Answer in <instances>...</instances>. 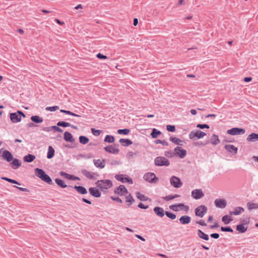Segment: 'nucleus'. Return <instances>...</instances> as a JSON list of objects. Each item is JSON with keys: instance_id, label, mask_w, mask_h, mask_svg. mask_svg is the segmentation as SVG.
<instances>
[{"instance_id": "nucleus-30", "label": "nucleus", "mask_w": 258, "mask_h": 258, "mask_svg": "<svg viewBox=\"0 0 258 258\" xmlns=\"http://www.w3.org/2000/svg\"><path fill=\"white\" fill-rule=\"evenodd\" d=\"M35 159V156L32 154H28L24 157V161L26 162H31Z\"/></svg>"}, {"instance_id": "nucleus-27", "label": "nucleus", "mask_w": 258, "mask_h": 258, "mask_svg": "<svg viewBox=\"0 0 258 258\" xmlns=\"http://www.w3.org/2000/svg\"><path fill=\"white\" fill-rule=\"evenodd\" d=\"M220 142V141L217 135L213 134L211 138V143L214 145H218Z\"/></svg>"}, {"instance_id": "nucleus-2", "label": "nucleus", "mask_w": 258, "mask_h": 258, "mask_svg": "<svg viewBox=\"0 0 258 258\" xmlns=\"http://www.w3.org/2000/svg\"><path fill=\"white\" fill-rule=\"evenodd\" d=\"M97 186L101 189H107L112 186V183L110 180H98L96 183Z\"/></svg>"}, {"instance_id": "nucleus-22", "label": "nucleus", "mask_w": 258, "mask_h": 258, "mask_svg": "<svg viewBox=\"0 0 258 258\" xmlns=\"http://www.w3.org/2000/svg\"><path fill=\"white\" fill-rule=\"evenodd\" d=\"M90 194L95 197L98 198L101 196L100 192L94 187H90L89 189Z\"/></svg>"}, {"instance_id": "nucleus-59", "label": "nucleus", "mask_w": 258, "mask_h": 258, "mask_svg": "<svg viewBox=\"0 0 258 258\" xmlns=\"http://www.w3.org/2000/svg\"><path fill=\"white\" fill-rule=\"evenodd\" d=\"M138 207L141 209H146L148 208V206H145V205L142 203H140Z\"/></svg>"}, {"instance_id": "nucleus-55", "label": "nucleus", "mask_w": 258, "mask_h": 258, "mask_svg": "<svg viewBox=\"0 0 258 258\" xmlns=\"http://www.w3.org/2000/svg\"><path fill=\"white\" fill-rule=\"evenodd\" d=\"M221 230L222 231L231 232H233V230L230 227H222L221 228Z\"/></svg>"}, {"instance_id": "nucleus-51", "label": "nucleus", "mask_w": 258, "mask_h": 258, "mask_svg": "<svg viewBox=\"0 0 258 258\" xmlns=\"http://www.w3.org/2000/svg\"><path fill=\"white\" fill-rule=\"evenodd\" d=\"M58 109H59L58 106H52V107H47L45 109L47 111H54L55 110H58Z\"/></svg>"}, {"instance_id": "nucleus-53", "label": "nucleus", "mask_w": 258, "mask_h": 258, "mask_svg": "<svg viewBox=\"0 0 258 258\" xmlns=\"http://www.w3.org/2000/svg\"><path fill=\"white\" fill-rule=\"evenodd\" d=\"M91 132L95 136H99L102 132L101 130H95V128H91Z\"/></svg>"}, {"instance_id": "nucleus-34", "label": "nucleus", "mask_w": 258, "mask_h": 258, "mask_svg": "<svg viewBox=\"0 0 258 258\" xmlns=\"http://www.w3.org/2000/svg\"><path fill=\"white\" fill-rule=\"evenodd\" d=\"M54 155V150L51 146H49L47 157L48 159L52 158Z\"/></svg>"}, {"instance_id": "nucleus-49", "label": "nucleus", "mask_w": 258, "mask_h": 258, "mask_svg": "<svg viewBox=\"0 0 258 258\" xmlns=\"http://www.w3.org/2000/svg\"><path fill=\"white\" fill-rule=\"evenodd\" d=\"M13 166H16V168H18L20 166H21V163L19 162V161L18 160V159H14L12 163H11Z\"/></svg>"}, {"instance_id": "nucleus-16", "label": "nucleus", "mask_w": 258, "mask_h": 258, "mask_svg": "<svg viewBox=\"0 0 258 258\" xmlns=\"http://www.w3.org/2000/svg\"><path fill=\"white\" fill-rule=\"evenodd\" d=\"M93 163L96 167L100 169L104 168L105 165V160L104 159H95L93 160Z\"/></svg>"}, {"instance_id": "nucleus-19", "label": "nucleus", "mask_w": 258, "mask_h": 258, "mask_svg": "<svg viewBox=\"0 0 258 258\" xmlns=\"http://www.w3.org/2000/svg\"><path fill=\"white\" fill-rule=\"evenodd\" d=\"M225 149L229 152L236 154L237 152V148L233 145H226Z\"/></svg>"}, {"instance_id": "nucleus-26", "label": "nucleus", "mask_w": 258, "mask_h": 258, "mask_svg": "<svg viewBox=\"0 0 258 258\" xmlns=\"http://www.w3.org/2000/svg\"><path fill=\"white\" fill-rule=\"evenodd\" d=\"M170 140L173 143L180 146H182L183 145V143H184L183 141L181 140L180 139L176 137H171L170 138Z\"/></svg>"}, {"instance_id": "nucleus-56", "label": "nucleus", "mask_w": 258, "mask_h": 258, "mask_svg": "<svg viewBox=\"0 0 258 258\" xmlns=\"http://www.w3.org/2000/svg\"><path fill=\"white\" fill-rule=\"evenodd\" d=\"M96 56L97 58H99V59H105L106 58H107V56L106 55H104L100 53H98L97 55H96Z\"/></svg>"}, {"instance_id": "nucleus-29", "label": "nucleus", "mask_w": 258, "mask_h": 258, "mask_svg": "<svg viewBox=\"0 0 258 258\" xmlns=\"http://www.w3.org/2000/svg\"><path fill=\"white\" fill-rule=\"evenodd\" d=\"M74 188L77 190V191L81 194H86L87 193L86 189L81 186H75Z\"/></svg>"}, {"instance_id": "nucleus-36", "label": "nucleus", "mask_w": 258, "mask_h": 258, "mask_svg": "<svg viewBox=\"0 0 258 258\" xmlns=\"http://www.w3.org/2000/svg\"><path fill=\"white\" fill-rule=\"evenodd\" d=\"M222 221L225 224H228L232 221V219L228 215H225L222 217Z\"/></svg>"}, {"instance_id": "nucleus-63", "label": "nucleus", "mask_w": 258, "mask_h": 258, "mask_svg": "<svg viewBox=\"0 0 258 258\" xmlns=\"http://www.w3.org/2000/svg\"><path fill=\"white\" fill-rule=\"evenodd\" d=\"M211 236L212 238L217 239L219 237V235L218 233H213L211 234Z\"/></svg>"}, {"instance_id": "nucleus-1", "label": "nucleus", "mask_w": 258, "mask_h": 258, "mask_svg": "<svg viewBox=\"0 0 258 258\" xmlns=\"http://www.w3.org/2000/svg\"><path fill=\"white\" fill-rule=\"evenodd\" d=\"M35 172L36 175L44 182L48 184L52 183L50 177L48 175L46 174L42 169L37 168L35 169Z\"/></svg>"}, {"instance_id": "nucleus-33", "label": "nucleus", "mask_w": 258, "mask_h": 258, "mask_svg": "<svg viewBox=\"0 0 258 258\" xmlns=\"http://www.w3.org/2000/svg\"><path fill=\"white\" fill-rule=\"evenodd\" d=\"M198 234L200 238L203 239L204 240H209L208 235L207 234H205L203 231H202L201 230H198Z\"/></svg>"}, {"instance_id": "nucleus-64", "label": "nucleus", "mask_w": 258, "mask_h": 258, "mask_svg": "<svg viewBox=\"0 0 258 258\" xmlns=\"http://www.w3.org/2000/svg\"><path fill=\"white\" fill-rule=\"evenodd\" d=\"M55 21L59 25H64V22H62V21H60L59 20H58V19H55Z\"/></svg>"}, {"instance_id": "nucleus-54", "label": "nucleus", "mask_w": 258, "mask_h": 258, "mask_svg": "<svg viewBox=\"0 0 258 258\" xmlns=\"http://www.w3.org/2000/svg\"><path fill=\"white\" fill-rule=\"evenodd\" d=\"M164 154L166 157H169V158H171V157H173L174 155H175L174 152H172L171 151H166L165 152Z\"/></svg>"}, {"instance_id": "nucleus-14", "label": "nucleus", "mask_w": 258, "mask_h": 258, "mask_svg": "<svg viewBox=\"0 0 258 258\" xmlns=\"http://www.w3.org/2000/svg\"><path fill=\"white\" fill-rule=\"evenodd\" d=\"M214 203L216 206L219 208H224L227 205V202L224 199H216Z\"/></svg>"}, {"instance_id": "nucleus-35", "label": "nucleus", "mask_w": 258, "mask_h": 258, "mask_svg": "<svg viewBox=\"0 0 258 258\" xmlns=\"http://www.w3.org/2000/svg\"><path fill=\"white\" fill-rule=\"evenodd\" d=\"M161 134V132L156 128H153L151 134V137L153 139L157 138Z\"/></svg>"}, {"instance_id": "nucleus-4", "label": "nucleus", "mask_w": 258, "mask_h": 258, "mask_svg": "<svg viewBox=\"0 0 258 258\" xmlns=\"http://www.w3.org/2000/svg\"><path fill=\"white\" fill-rule=\"evenodd\" d=\"M206 135V134L200 130H198L197 131H191L189 133L188 135V137L190 139H201L203 138Z\"/></svg>"}, {"instance_id": "nucleus-57", "label": "nucleus", "mask_w": 258, "mask_h": 258, "mask_svg": "<svg viewBox=\"0 0 258 258\" xmlns=\"http://www.w3.org/2000/svg\"><path fill=\"white\" fill-rule=\"evenodd\" d=\"M197 127H199L200 128H202V129H203V128H209V126L206 124H198L197 125Z\"/></svg>"}, {"instance_id": "nucleus-7", "label": "nucleus", "mask_w": 258, "mask_h": 258, "mask_svg": "<svg viewBox=\"0 0 258 258\" xmlns=\"http://www.w3.org/2000/svg\"><path fill=\"white\" fill-rule=\"evenodd\" d=\"M115 178L117 180L120 181L123 183L128 182L130 184H132L133 183V179L126 175H123V174L116 175L115 176Z\"/></svg>"}, {"instance_id": "nucleus-25", "label": "nucleus", "mask_w": 258, "mask_h": 258, "mask_svg": "<svg viewBox=\"0 0 258 258\" xmlns=\"http://www.w3.org/2000/svg\"><path fill=\"white\" fill-rule=\"evenodd\" d=\"M179 222L182 224H186L190 223L191 218L188 216H183L179 218Z\"/></svg>"}, {"instance_id": "nucleus-24", "label": "nucleus", "mask_w": 258, "mask_h": 258, "mask_svg": "<svg viewBox=\"0 0 258 258\" xmlns=\"http://www.w3.org/2000/svg\"><path fill=\"white\" fill-rule=\"evenodd\" d=\"M248 142H255L258 140V134L251 133L246 138Z\"/></svg>"}, {"instance_id": "nucleus-10", "label": "nucleus", "mask_w": 258, "mask_h": 258, "mask_svg": "<svg viewBox=\"0 0 258 258\" xmlns=\"http://www.w3.org/2000/svg\"><path fill=\"white\" fill-rule=\"evenodd\" d=\"M170 181L171 184L176 188H179L181 187L182 184L180 179L178 177L174 176H173L171 178Z\"/></svg>"}, {"instance_id": "nucleus-20", "label": "nucleus", "mask_w": 258, "mask_h": 258, "mask_svg": "<svg viewBox=\"0 0 258 258\" xmlns=\"http://www.w3.org/2000/svg\"><path fill=\"white\" fill-rule=\"evenodd\" d=\"M3 157L8 162L12 161L13 159V155L7 150L3 152Z\"/></svg>"}, {"instance_id": "nucleus-23", "label": "nucleus", "mask_w": 258, "mask_h": 258, "mask_svg": "<svg viewBox=\"0 0 258 258\" xmlns=\"http://www.w3.org/2000/svg\"><path fill=\"white\" fill-rule=\"evenodd\" d=\"M63 137L64 139L67 142L73 143L75 141V140L73 138L72 134L68 132H66L64 133Z\"/></svg>"}, {"instance_id": "nucleus-43", "label": "nucleus", "mask_w": 258, "mask_h": 258, "mask_svg": "<svg viewBox=\"0 0 258 258\" xmlns=\"http://www.w3.org/2000/svg\"><path fill=\"white\" fill-rule=\"evenodd\" d=\"M104 141L105 142L112 143L114 142V138L113 136H110V135H107L106 136Z\"/></svg>"}, {"instance_id": "nucleus-9", "label": "nucleus", "mask_w": 258, "mask_h": 258, "mask_svg": "<svg viewBox=\"0 0 258 258\" xmlns=\"http://www.w3.org/2000/svg\"><path fill=\"white\" fill-rule=\"evenodd\" d=\"M174 154L180 158H183L186 155V151L180 147H176L174 150Z\"/></svg>"}, {"instance_id": "nucleus-44", "label": "nucleus", "mask_w": 258, "mask_h": 258, "mask_svg": "<svg viewBox=\"0 0 258 258\" xmlns=\"http://www.w3.org/2000/svg\"><path fill=\"white\" fill-rule=\"evenodd\" d=\"M1 178L2 179H3V180H6V181H8L9 182L12 183L16 184H18V185H20L21 184L17 181H16L15 180H14V179H11V178H8V177H2Z\"/></svg>"}, {"instance_id": "nucleus-18", "label": "nucleus", "mask_w": 258, "mask_h": 258, "mask_svg": "<svg viewBox=\"0 0 258 258\" xmlns=\"http://www.w3.org/2000/svg\"><path fill=\"white\" fill-rule=\"evenodd\" d=\"M106 151L113 154H117L119 150L118 149L113 146H108L104 148Z\"/></svg>"}, {"instance_id": "nucleus-17", "label": "nucleus", "mask_w": 258, "mask_h": 258, "mask_svg": "<svg viewBox=\"0 0 258 258\" xmlns=\"http://www.w3.org/2000/svg\"><path fill=\"white\" fill-rule=\"evenodd\" d=\"M244 211V209L241 207H237L234 208L233 211H230L229 214L230 215H238L243 213Z\"/></svg>"}, {"instance_id": "nucleus-31", "label": "nucleus", "mask_w": 258, "mask_h": 258, "mask_svg": "<svg viewBox=\"0 0 258 258\" xmlns=\"http://www.w3.org/2000/svg\"><path fill=\"white\" fill-rule=\"evenodd\" d=\"M31 119L33 122H36V123H38L42 122L43 120V118L42 117H40L39 116H38V115L32 116L31 117Z\"/></svg>"}, {"instance_id": "nucleus-32", "label": "nucleus", "mask_w": 258, "mask_h": 258, "mask_svg": "<svg viewBox=\"0 0 258 258\" xmlns=\"http://www.w3.org/2000/svg\"><path fill=\"white\" fill-rule=\"evenodd\" d=\"M119 142L124 146H128L133 144L132 141L129 139H121Z\"/></svg>"}, {"instance_id": "nucleus-45", "label": "nucleus", "mask_w": 258, "mask_h": 258, "mask_svg": "<svg viewBox=\"0 0 258 258\" xmlns=\"http://www.w3.org/2000/svg\"><path fill=\"white\" fill-rule=\"evenodd\" d=\"M60 111L61 112H63V113H64L67 114H69V115H72V116H76V117H80V115H78V114H75L70 111H69V110H63V109H61L60 110Z\"/></svg>"}, {"instance_id": "nucleus-15", "label": "nucleus", "mask_w": 258, "mask_h": 258, "mask_svg": "<svg viewBox=\"0 0 258 258\" xmlns=\"http://www.w3.org/2000/svg\"><path fill=\"white\" fill-rule=\"evenodd\" d=\"M115 192L120 196L127 194V190L123 185H119L115 190Z\"/></svg>"}, {"instance_id": "nucleus-6", "label": "nucleus", "mask_w": 258, "mask_h": 258, "mask_svg": "<svg viewBox=\"0 0 258 258\" xmlns=\"http://www.w3.org/2000/svg\"><path fill=\"white\" fill-rule=\"evenodd\" d=\"M245 132V131L244 129L238 127H233L227 131L228 134L233 136L242 135L244 134Z\"/></svg>"}, {"instance_id": "nucleus-39", "label": "nucleus", "mask_w": 258, "mask_h": 258, "mask_svg": "<svg viewBox=\"0 0 258 258\" xmlns=\"http://www.w3.org/2000/svg\"><path fill=\"white\" fill-rule=\"evenodd\" d=\"M125 201L126 203H128V205H131L135 202V200L131 195L128 194L125 197Z\"/></svg>"}, {"instance_id": "nucleus-40", "label": "nucleus", "mask_w": 258, "mask_h": 258, "mask_svg": "<svg viewBox=\"0 0 258 258\" xmlns=\"http://www.w3.org/2000/svg\"><path fill=\"white\" fill-rule=\"evenodd\" d=\"M236 230L241 233H243L246 231L247 228L244 227V224H239L237 225Z\"/></svg>"}, {"instance_id": "nucleus-38", "label": "nucleus", "mask_w": 258, "mask_h": 258, "mask_svg": "<svg viewBox=\"0 0 258 258\" xmlns=\"http://www.w3.org/2000/svg\"><path fill=\"white\" fill-rule=\"evenodd\" d=\"M82 173L85 176H86L87 177H88L90 179H92L94 177L93 173H92V172H89L86 170H83Z\"/></svg>"}, {"instance_id": "nucleus-47", "label": "nucleus", "mask_w": 258, "mask_h": 258, "mask_svg": "<svg viewBox=\"0 0 258 258\" xmlns=\"http://www.w3.org/2000/svg\"><path fill=\"white\" fill-rule=\"evenodd\" d=\"M130 131L128 129H119L117 131V133L119 134H123L126 135L129 134Z\"/></svg>"}, {"instance_id": "nucleus-62", "label": "nucleus", "mask_w": 258, "mask_h": 258, "mask_svg": "<svg viewBox=\"0 0 258 258\" xmlns=\"http://www.w3.org/2000/svg\"><path fill=\"white\" fill-rule=\"evenodd\" d=\"M15 187L22 191H24V192H28L29 191V190L26 188L21 187H19V186H15Z\"/></svg>"}, {"instance_id": "nucleus-8", "label": "nucleus", "mask_w": 258, "mask_h": 258, "mask_svg": "<svg viewBox=\"0 0 258 258\" xmlns=\"http://www.w3.org/2000/svg\"><path fill=\"white\" fill-rule=\"evenodd\" d=\"M207 211V209L206 206L201 205L198 207L195 210L196 215L200 217H203Z\"/></svg>"}, {"instance_id": "nucleus-58", "label": "nucleus", "mask_w": 258, "mask_h": 258, "mask_svg": "<svg viewBox=\"0 0 258 258\" xmlns=\"http://www.w3.org/2000/svg\"><path fill=\"white\" fill-rule=\"evenodd\" d=\"M164 199L166 201H169L174 199L173 195H169L164 198Z\"/></svg>"}, {"instance_id": "nucleus-61", "label": "nucleus", "mask_w": 258, "mask_h": 258, "mask_svg": "<svg viewBox=\"0 0 258 258\" xmlns=\"http://www.w3.org/2000/svg\"><path fill=\"white\" fill-rule=\"evenodd\" d=\"M197 224H199L202 226H205L207 225L206 223L203 220H200L196 222Z\"/></svg>"}, {"instance_id": "nucleus-12", "label": "nucleus", "mask_w": 258, "mask_h": 258, "mask_svg": "<svg viewBox=\"0 0 258 258\" xmlns=\"http://www.w3.org/2000/svg\"><path fill=\"white\" fill-rule=\"evenodd\" d=\"M204 196V194L201 189H194L191 191V196L195 199H200L203 197Z\"/></svg>"}, {"instance_id": "nucleus-46", "label": "nucleus", "mask_w": 258, "mask_h": 258, "mask_svg": "<svg viewBox=\"0 0 258 258\" xmlns=\"http://www.w3.org/2000/svg\"><path fill=\"white\" fill-rule=\"evenodd\" d=\"M79 141L81 143L83 144H86L89 142V139L86 137L80 136L79 137Z\"/></svg>"}, {"instance_id": "nucleus-28", "label": "nucleus", "mask_w": 258, "mask_h": 258, "mask_svg": "<svg viewBox=\"0 0 258 258\" xmlns=\"http://www.w3.org/2000/svg\"><path fill=\"white\" fill-rule=\"evenodd\" d=\"M57 125L58 126H62V127L71 126L76 130L78 129V127L77 126L72 125L70 123L64 122V121H59L57 123Z\"/></svg>"}, {"instance_id": "nucleus-41", "label": "nucleus", "mask_w": 258, "mask_h": 258, "mask_svg": "<svg viewBox=\"0 0 258 258\" xmlns=\"http://www.w3.org/2000/svg\"><path fill=\"white\" fill-rule=\"evenodd\" d=\"M55 181L56 183L58 184V185H59L61 187L65 188L67 186V185L65 184L64 182L61 179L56 178L55 179Z\"/></svg>"}, {"instance_id": "nucleus-52", "label": "nucleus", "mask_w": 258, "mask_h": 258, "mask_svg": "<svg viewBox=\"0 0 258 258\" xmlns=\"http://www.w3.org/2000/svg\"><path fill=\"white\" fill-rule=\"evenodd\" d=\"M166 129L168 132H174L175 131V127L174 125H167Z\"/></svg>"}, {"instance_id": "nucleus-3", "label": "nucleus", "mask_w": 258, "mask_h": 258, "mask_svg": "<svg viewBox=\"0 0 258 258\" xmlns=\"http://www.w3.org/2000/svg\"><path fill=\"white\" fill-rule=\"evenodd\" d=\"M22 116L25 117V115L21 111H18L15 113L10 114V118L11 121L14 123L20 122L22 119Z\"/></svg>"}, {"instance_id": "nucleus-60", "label": "nucleus", "mask_w": 258, "mask_h": 258, "mask_svg": "<svg viewBox=\"0 0 258 258\" xmlns=\"http://www.w3.org/2000/svg\"><path fill=\"white\" fill-rule=\"evenodd\" d=\"M111 199L112 200L116 201L117 202L119 203H121L122 202V200L118 197H116V198L111 197Z\"/></svg>"}, {"instance_id": "nucleus-48", "label": "nucleus", "mask_w": 258, "mask_h": 258, "mask_svg": "<svg viewBox=\"0 0 258 258\" xmlns=\"http://www.w3.org/2000/svg\"><path fill=\"white\" fill-rule=\"evenodd\" d=\"M60 174L62 176L64 177L65 178L68 179H73V176L71 175H70L68 173H66L64 172H61L60 173Z\"/></svg>"}, {"instance_id": "nucleus-42", "label": "nucleus", "mask_w": 258, "mask_h": 258, "mask_svg": "<svg viewBox=\"0 0 258 258\" xmlns=\"http://www.w3.org/2000/svg\"><path fill=\"white\" fill-rule=\"evenodd\" d=\"M136 196L137 198L139 199L140 201H145L148 200L147 197H145L144 195L139 192L136 193Z\"/></svg>"}, {"instance_id": "nucleus-21", "label": "nucleus", "mask_w": 258, "mask_h": 258, "mask_svg": "<svg viewBox=\"0 0 258 258\" xmlns=\"http://www.w3.org/2000/svg\"><path fill=\"white\" fill-rule=\"evenodd\" d=\"M154 212L156 215L160 217H163L165 215L163 209L162 208L159 207H155L154 209Z\"/></svg>"}, {"instance_id": "nucleus-11", "label": "nucleus", "mask_w": 258, "mask_h": 258, "mask_svg": "<svg viewBox=\"0 0 258 258\" xmlns=\"http://www.w3.org/2000/svg\"><path fill=\"white\" fill-rule=\"evenodd\" d=\"M144 179L149 182H156L158 178L153 173L149 172L144 175Z\"/></svg>"}, {"instance_id": "nucleus-50", "label": "nucleus", "mask_w": 258, "mask_h": 258, "mask_svg": "<svg viewBox=\"0 0 258 258\" xmlns=\"http://www.w3.org/2000/svg\"><path fill=\"white\" fill-rule=\"evenodd\" d=\"M165 214L168 218H170L171 219L173 220L176 218V215L173 213H170L169 212H166Z\"/></svg>"}, {"instance_id": "nucleus-37", "label": "nucleus", "mask_w": 258, "mask_h": 258, "mask_svg": "<svg viewBox=\"0 0 258 258\" xmlns=\"http://www.w3.org/2000/svg\"><path fill=\"white\" fill-rule=\"evenodd\" d=\"M247 206L249 210L258 209V204L257 203L249 202L247 204Z\"/></svg>"}, {"instance_id": "nucleus-13", "label": "nucleus", "mask_w": 258, "mask_h": 258, "mask_svg": "<svg viewBox=\"0 0 258 258\" xmlns=\"http://www.w3.org/2000/svg\"><path fill=\"white\" fill-rule=\"evenodd\" d=\"M170 209H172L173 211H177L179 209L184 210L186 212L189 210V207L188 206H185L183 204H179L178 205H172L170 207Z\"/></svg>"}, {"instance_id": "nucleus-5", "label": "nucleus", "mask_w": 258, "mask_h": 258, "mask_svg": "<svg viewBox=\"0 0 258 258\" xmlns=\"http://www.w3.org/2000/svg\"><path fill=\"white\" fill-rule=\"evenodd\" d=\"M155 164L157 166H168L169 162L164 157H158L155 159Z\"/></svg>"}]
</instances>
